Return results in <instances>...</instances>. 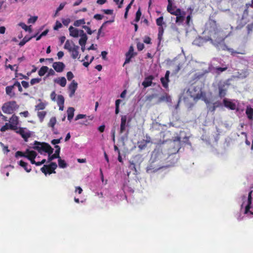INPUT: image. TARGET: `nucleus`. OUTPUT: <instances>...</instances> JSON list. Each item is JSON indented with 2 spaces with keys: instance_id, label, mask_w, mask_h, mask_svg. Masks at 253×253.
<instances>
[{
  "instance_id": "f257e3e1",
  "label": "nucleus",
  "mask_w": 253,
  "mask_h": 253,
  "mask_svg": "<svg viewBox=\"0 0 253 253\" xmlns=\"http://www.w3.org/2000/svg\"><path fill=\"white\" fill-rule=\"evenodd\" d=\"M207 38L208 39L206 41H210L218 50H225L227 48V46L224 42L226 36L223 31L213 29V31H210V36Z\"/></svg>"
},
{
  "instance_id": "f03ea898",
  "label": "nucleus",
  "mask_w": 253,
  "mask_h": 253,
  "mask_svg": "<svg viewBox=\"0 0 253 253\" xmlns=\"http://www.w3.org/2000/svg\"><path fill=\"white\" fill-rule=\"evenodd\" d=\"M162 155L163 154L158 150H155L153 151L149 164L146 169L147 173H154L161 169L165 167L162 163L161 160Z\"/></svg>"
},
{
  "instance_id": "7ed1b4c3",
  "label": "nucleus",
  "mask_w": 253,
  "mask_h": 253,
  "mask_svg": "<svg viewBox=\"0 0 253 253\" xmlns=\"http://www.w3.org/2000/svg\"><path fill=\"white\" fill-rule=\"evenodd\" d=\"M188 141L189 138L186 136H182L181 133L179 135L173 137L169 142V153L170 154L177 153L184 144L189 143Z\"/></svg>"
},
{
  "instance_id": "20e7f679",
  "label": "nucleus",
  "mask_w": 253,
  "mask_h": 253,
  "mask_svg": "<svg viewBox=\"0 0 253 253\" xmlns=\"http://www.w3.org/2000/svg\"><path fill=\"white\" fill-rule=\"evenodd\" d=\"M32 148L37 150L41 154L47 153L48 155V162L57 158V156L53 154V149L48 143L35 141L34 142V146L32 147Z\"/></svg>"
},
{
  "instance_id": "39448f33",
  "label": "nucleus",
  "mask_w": 253,
  "mask_h": 253,
  "mask_svg": "<svg viewBox=\"0 0 253 253\" xmlns=\"http://www.w3.org/2000/svg\"><path fill=\"white\" fill-rule=\"evenodd\" d=\"M187 94L194 100L203 99L206 96V93L201 91V88L198 86H192L187 90Z\"/></svg>"
},
{
  "instance_id": "423d86ee",
  "label": "nucleus",
  "mask_w": 253,
  "mask_h": 253,
  "mask_svg": "<svg viewBox=\"0 0 253 253\" xmlns=\"http://www.w3.org/2000/svg\"><path fill=\"white\" fill-rule=\"evenodd\" d=\"M252 191H250L248 194V197L247 200L246 195H244L242 196V200L243 201V203L242 204V207H243L244 205H245L247 202V204L245 205V213L248 214V213H250L252 214H253V212L250 211V210L251 208V204H252Z\"/></svg>"
},
{
  "instance_id": "0eeeda50",
  "label": "nucleus",
  "mask_w": 253,
  "mask_h": 253,
  "mask_svg": "<svg viewBox=\"0 0 253 253\" xmlns=\"http://www.w3.org/2000/svg\"><path fill=\"white\" fill-rule=\"evenodd\" d=\"M15 109L16 102L14 101L5 103L2 107V111L6 114H12Z\"/></svg>"
},
{
  "instance_id": "6e6552de",
  "label": "nucleus",
  "mask_w": 253,
  "mask_h": 253,
  "mask_svg": "<svg viewBox=\"0 0 253 253\" xmlns=\"http://www.w3.org/2000/svg\"><path fill=\"white\" fill-rule=\"evenodd\" d=\"M18 126V117H17V126ZM32 132L25 127H17V133H19L24 139L25 141H27L28 138H29L32 134Z\"/></svg>"
},
{
  "instance_id": "1a4fd4ad",
  "label": "nucleus",
  "mask_w": 253,
  "mask_h": 253,
  "mask_svg": "<svg viewBox=\"0 0 253 253\" xmlns=\"http://www.w3.org/2000/svg\"><path fill=\"white\" fill-rule=\"evenodd\" d=\"M228 86L229 84L227 83V82H220L218 83L219 96L220 97H223L226 95Z\"/></svg>"
},
{
  "instance_id": "9d476101",
  "label": "nucleus",
  "mask_w": 253,
  "mask_h": 253,
  "mask_svg": "<svg viewBox=\"0 0 253 253\" xmlns=\"http://www.w3.org/2000/svg\"><path fill=\"white\" fill-rule=\"evenodd\" d=\"M37 154L35 151L31 150L30 149H27L25 152V155H24V157L27 158L29 160H30L31 163L32 164L36 165V162L34 159L37 157Z\"/></svg>"
},
{
  "instance_id": "9b49d317",
  "label": "nucleus",
  "mask_w": 253,
  "mask_h": 253,
  "mask_svg": "<svg viewBox=\"0 0 253 253\" xmlns=\"http://www.w3.org/2000/svg\"><path fill=\"white\" fill-rule=\"evenodd\" d=\"M127 119V115L121 116L120 133H123L126 130V126H129L126 121Z\"/></svg>"
},
{
  "instance_id": "f8f14e48",
  "label": "nucleus",
  "mask_w": 253,
  "mask_h": 253,
  "mask_svg": "<svg viewBox=\"0 0 253 253\" xmlns=\"http://www.w3.org/2000/svg\"><path fill=\"white\" fill-rule=\"evenodd\" d=\"M188 12H189V14L186 16L185 20V22H184L183 25L186 27H190L193 26V21L192 19V13L193 11V9L191 8H189L188 9Z\"/></svg>"
},
{
  "instance_id": "ddd939ff",
  "label": "nucleus",
  "mask_w": 253,
  "mask_h": 253,
  "mask_svg": "<svg viewBox=\"0 0 253 253\" xmlns=\"http://www.w3.org/2000/svg\"><path fill=\"white\" fill-rule=\"evenodd\" d=\"M14 166L13 165H8L6 162H4L1 166V172L3 174L5 173L6 175L8 176L9 175V171L14 169Z\"/></svg>"
},
{
  "instance_id": "4468645a",
  "label": "nucleus",
  "mask_w": 253,
  "mask_h": 253,
  "mask_svg": "<svg viewBox=\"0 0 253 253\" xmlns=\"http://www.w3.org/2000/svg\"><path fill=\"white\" fill-rule=\"evenodd\" d=\"M52 67L57 72H61L63 71L65 66L63 62H56L53 63Z\"/></svg>"
},
{
  "instance_id": "2eb2a0df",
  "label": "nucleus",
  "mask_w": 253,
  "mask_h": 253,
  "mask_svg": "<svg viewBox=\"0 0 253 253\" xmlns=\"http://www.w3.org/2000/svg\"><path fill=\"white\" fill-rule=\"evenodd\" d=\"M78 87V84L77 82L73 80L71 84L69 85L68 88L69 90L70 91L69 96L70 97H72L74 94L75 92Z\"/></svg>"
},
{
  "instance_id": "dca6fc26",
  "label": "nucleus",
  "mask_w": 253,
  "mask_h": 253,
  "mask_svg": "<svg viewBox=\"0 0 253 253\" xmlns=\"http://www.w3.org/2000/svg\"><path fill=\"white\" fill-rule=\"evenodd\" d=\"M154 79L155 77L153 75H150L146 77L144 79V81L142 83V85L145 88L150 86L152 84V81Z\"/></svg>"
},
{
  "instance_id": "f3484780",
  "label": "nucleus",
  "mask_w": 253,
  "mask_h": 253,
  "mask_svg": "<svg viewBox=\"0 0 253 253\" xmlns=\"http://www.w3.org/2000/svg\"><path fill=\"white\" fill-rule=\"evenodd\" d=\"M176 16V23L178 24L183 25L184 21L185 20V18L186 16V12L180 10V14Z\"/></svg>"
},
{
  "instance_id": "a211bd4d",
  "label": "nucleus",
  "mask_w": 253,
  "mask_h": 253,
  "mask_svg": "<svg viewBox=\"0 0 253 253\" xmlns=\"http://www.w3.org/2000/svg\"><path fill=\"white\" fill-rule=\"evenodd\" d=\"M133 47L132 46H130L129 47L128 51L127 52L126 54V58L125 63L124 64V65L126 64H127V63H129L130 59L133 57Z\"/></svg>"
},
{
  "instance_id": "6ab92c4d",
  "label": "nucleus",
  "mask_w": 253,
  "mask_h": 253,
  "mask_svg": "<svg viewBox=\"0 0 253 253\" xmlns=\"http://www.w3.org/2000/svg\"><path fill=\"white\" fill-rule=\"evenodd\" d=\"M202 100L206 103L208 111L213 112L215 111L216 108L214 107V105L213 103L212 104L211 103L210 100L206 97V96H204Z\"/></svg>"
},
{
  "instance_id": "aec40b11",
  "label": "nucleus",
  "mask_w": 253,
  "mask_h": 253,
  "mask_svg": "<svg viewBox=\"0 0 253 253\" xmlns=\"http://www.w3.org/2000/svg\"><path fill=\"white\" fill-rule=\"evenodd\" d=\"M8 129L16 130V124L14 123L11 124L9 123H6L4 126L1 127L0 131L3 132Z\"/></svg>"
},
{
  "instance_id": "412c9836",
  "label": "nucleus",
  "mask_w": 253,
  "mask_h": 253,
  "mask_svg": "<svg viewBox=\"0 0 253 253\" xmlns=\"http://www.w3.org/2000/svg\"><path fill=\"white\" fill-rule=\"evenodd\" d=\"M72 43L73 45V48L70 51L72 52L71 56L73 59H76L79 55L78 50L79 49V46L78 45H75L73 42H72Z\"/></svg>"
},
{
  "instance_id": "4be33fe9",
  "label": "nucleus",
  "mask_w": 253,
  "mask_h": 253,
  "mask_svg": "<svg viewBox=\"0 0 253 253\" xmlns=\"http://www.w3.org/2000/svg\"><path fill=\"white\" fill-rule=\"evenodd\" d=\"M16 85V81H15L12 85L7 86L5 88L6 93L10 97L14 95V86Z\"/></svg>"
},
{
  "instance_id": "5701e85b",
  "label": "nucleus",
  "mask_w": 253,
  "mask_h": 253,
  "mask_svg": "<svg viewBox=\"0 0 253 253\" xmlns=\"http://www.w3.org/2000/svg\"><path fill=\"white\" fill-rule=\"evenodd\" d=\"M224 105L231 110H235L236 108V105L235 103L228 100L226 99L223 100Z\"/></svg>"
},
{
  "instance_id": "b1692460",
  "label": "nucleus",
  "mask_w": 253,
  "mask_h": 253,
  "mask_svg": "<svg viewBox=\"0 0 253 253\" xmlns=\"http://www.w3.org/2000/svg\"><path fill=\"white\" fill-rule=\"evenodd\" d=\"M143 161L142 156L140 154H138L133 157V160L131 161L139 167Z\"/></svg>"
},
{
  "instance_id": "393cba45",
  "label": "nucleus",
  "mask_w": 253,
  "mask_h": 253,
  "mask_svg": "<svg viewBox=\"0 0 253 253\" xmlns=\"http://www.w3.org/2000/svg\"><path fill=\"white\" fill-rule=\"evenodd\" d=\"M208 39V38L205 37L204 38L199 37L197 39H196L193 42V43L195 45L198 46H201L203 44L204 42H206L208 41H206V40Z\"/></svg>"
},
{
  "instance_id": "a878e982",
  "label": "nucleus",
  "mask_w": 253,
  "mask_h": 253,
  "mask_svg": "<svg viewBox=\"0 0 253 253\" xmlns=\"http://www.w3.org/2000/svg\"><path fill=\"white\" fill-rule=\"evenodd\" d=\"M69 31L70 36L74 38H78L79 37V29L75 28L73 26H70L69 28Z\"/></svg>"
},
{
  "instance_id": "bb28decb",
  "label": "nucleus",
  "mask_w": 253,
  "mask_h": 253,
  "mask_svg": "<svg viewBox=\"0 0 253 253\" xmlns=\"http://www.w3.org/2000/svg\"><path fill=\"white\" fill-rule=\"evenodd\" d=\"M19 165L21 167L24 168V169L28 172H29L31 170V167L28 165L27 163H26L23 161H20L19 162Z\"/></svg>"
},
{
  "instance_id": "cd10ccee",
  "label": "nucleus",
  "mask_w": 253,
  "mask_h": 253,
  "mask_svg": "<svg viewBox=\"0 0 253 253\" xmlns=\"http://www.w3.org/2000/svg\"><path fill=\"white\" fill-rule=\"evenodd\" d=\"M75 109L73 107H69L67 109V119L69 121H71L73 119L74 115Z\"/></svg>"
},
{
  "instance_id": "c85d7f7f",
  "label": "nucleus",
  "mask_w": 253,
  "mask_h": 253,
  "mask_svg": "<svg viewBox=\"0 0 253 253\" xmlns=\"http://www.w3.org/2000/svg\"><path fill=\"white\" fill-rule=\"evenodd\" d=\"M211 65H210L209 67L208 70H206L201 72L196 73L195 74V78L199 79L202 78L205 74L208 73L211 71Z\"/></svg>"
},
{
  "instance_id": "c756f323",
  "label": "nucleus",
  "mask_w": 253,
  "mask_h": 253,
  "mask_svg": "<svg viewBox=\"0 0 253 253\" xmlns=\"http://www.w3.org/2000/svg\"><path fill=\"white\" fill-rule=\"evenodd\" d=\"M54 82L60 84L61 86L64 87L66 84V80L65 77H61L54 79Z\"/></svg>"
},
{
  "instance_id": "7c9ffc66",
  "label": "nucleus",
  "mask_w": 253,
  "mask_h": 253,
  "mask_svg": "<svg viewBox=\"0 0 253 253\" xmlns=\"http://www.w3.org/2000/svg\"><path fill=\"white\" fill-rule=\"evenodd\" d=\"M159 101H166L167 102H170L171 101V97L168 94L166 93L165 94L160 97L159 98Z\"/></svg>"
},
{
  "instance_id": "2f4dec72",
  "label": "nucleus",
  "mask_w": 253,
  "mask_h": 253,
  "mask_svg": "<svg viewBox=\"0 0 253 253\" xmlns=\"http://www.w3.org/2000/svg\"><path fill=\"white\" fill-rule=\"evenodd\" d=\"M170 8V9L168 11L171 14L174 15H178L180 14V9L177 8L175 10V7H172V6H171Z\"/></svg>"
},
{
  "instance_id": "473e14b6",
  "label": "nucleus",
  "mask_w": 253,
  "mask_h": 253,
  "mask_svg": "<svg viewBox=\"0 0 253 253\" xmlns=\"http://www.w3.org/2000/svg\"><path fill=\"white\" fill-rule=\"evenodd\" d=\"M58 166L59 168L64 169L67 167L68 164L64 160L61 159V158L58 159Z\"/></svg>"
},
{
  "instance_id": "72a5a7b5",
  "label": "nucleus",
  "mask_w": 253,
  "mask_h": 253,
  "mask_svg": "<svg viewBox=\"0 0 253 253\" xmlns=\"http://www.w3.org/2000/svg\"><path fill=\"white\" fill-rule=\"evenodd\" d=\"M246 113L250 120L253 119V109L250 107H247Z\"/></svg>"
},
{
  "instance_id": "f704fd0d",
  "label": "nucleus",
  "mask_w": 253,
  "mask_h": 253,
  "mask_svg": "<svg viewBox=\"0 0 253 253\" xmlns=\"http://www.w3.org/2000/svg\"><path fill=\"white\" fill-rule=\"evenodd\" d=\"M48 166V168H50L51 169H52V170L50 172H48V174H51L52 173H55L56 172L55 171V169L57 168V165L56 164V163L55 162H51L50 165H49Z\"/></svg>"
},
{
  "instance_id": "c9c22d12",
  "label": "nucleus",
  "mask_w": 253,
  "mask_h": 253,
  "mask_svg": "<svg viewBox=\"0 0 253 253\" xmlns=\"http://www.w3.org/2000/svg\"><path fill=\"white\" fill-rule=\"evenodd\" d=\"M48 70L47 66H42L38 72V74L40 76H43Z\"/></svg>"
},
{
  "instance_id": "e433bc0d",
  "label": "nucleus",
  "mask_w": 253,
  "mask_h": 253,
  "mask_svg": "<svg viewBox=\"0 0 253 253\" xmlns=\"http://www.w3.org/2000/svg\"><path fill=\"white\" fill-rule=\"evenodd\" d=\"M72 42V41L70 42L69 40H67L64 46V48L67 49L69 51H71V49L73 48L72 46V45H73Z\"/></svg>"
},
{
  "instance_id": "4c0bfd02",
  "label": "nucleus",
  "mask_w": 253,
  "mask_h": 253,
  "mask_svg": "<svg viewBox=\"0 0 253 253\" xmlns=\"http://www.w3.org/2000/svg\"><path fill=\"white\" fill-rule=\"evenodd\" d=\"M147 143L144 140L138 142V147L140 150L144 149L147 146Z\"/></svg>"
},
{
  "instance_id": "58836bf2",
  "label": "nucleus",
  "mask_w": 253,
  "mask_h": 253,
  "mask_svg": "<svg viewBox=\"0 0 253 253\" xmlns=\"http://www.w3.org/2000/svg\"><path fill=\"white\" fill-rule=\"evenodd\" d=\"M137 166L135 163H133L132 161H129V168L131 169V170H133L134 171V174H137L138 173V171L136 169V166Z\"/></svg>"
},
{
  "instance_id": "ea45409f",
  "label": "nucleus",
  "mask_w": 253,
  "mask_h": 253,
  "mask_svg": "<svg viewBox=\"0 0 253 253\" xmlns=\"http://www.w3.org/2000/svg\"><path fill=\"white\" fill-rule=\"evenodd\" d=\"M85 23L84 19H81L76 20L74 23V26L75 27H79L81 25H84Z\"/></svg>"
},
{
  "instance_id": "a19ab883",
  "label": "nucleus",
  "mask_w": 253,
  "mask_h": 253,
  "mask_svg": "<svg viewBox=\"0 0 253 253\" xmlns=\"http://www.w3.org/2000/svg\"><path fill=\"white\" fill-rule=\"evenodd\" d=\"M164 28L163 27H159L158 28V39L159 40V42L161 41L162 39V36L164 33Z\"/></svg>"
},
{
  "instance_id": "79ce46f5",
  "label": "nucleus",
  "mask_w": 253,
  "mask_h": 253,
  "mask_svg": "<svg viewBox=\"0 0 253 253\" xmlns=\"http://www.w3.org/2000/svg\"><path fill=\"white\" fill-rule=\"evenodd\" d=\"M57 103L58 105H64V98L62 95H59L57 96Z\"/></svg>"
},
{
  "instance_id": "37998d69",
  "label": "nucleus",
  "mask_w": 253,
  "mask_h": 253,
  "mask_svg": "<svg viewBox=\"0 0 253 253\" xmlns=\"http://www.w3.org/2000/svg\"><path fill=\"white\" fill-rule=\"evenodd\" d=\"M87 40V36L86 35H84L83 37H81V38L79 41V44H85Z\"/></svg>"
},
{
  "instance_id": "c03bdc74",
  "label": "nucleus",
  "mask_w": 253,
  "mask_h": 253,
  "mask_svg": "<svg viewBox=\"0 0 253 253\" xmlns=\"http://www.w3.org/2000/svg\"><path fill=\"white\" fill-rule=\"evenodd\" d=\"M141 15V12L140 11V8H139V9H138V10L137 11V12L136 13L135 18L134 21H135V22H138L140 19Z\"/></svg>"
},
{
  "instance_id": "a18cd8bd",
  "label": "nucleus",
  "mask_w": 253,
  "mask_h": 253,
  "mask_svg": "<svg viewBox=\"0 0 253 253\" xmlns=\"http://www.w3.org/2000/svg\"><path fill=\"white\" fill-rule=\"evenodd\" d=\"M156 24L159 27H162V25L165 24V22L163 21V16H161L157 19Z\"/></svg>"
},
{
  "instance_id": "49530a36",
  "label": "nucleus",
  "mask_w": 253,
  "mask_h": 253,
  "mask_svg": "<svg viewBox=\"0 0 253 253\" xmlns=\"http://www.w3.org/2000/svg\"><path fill=\"white\" fill-rule=\"evenodd\" d=\"M161 81L164 87L167 88L168 87V82H169V80H168L164 77H162L161 78Z\"/></svg>"
},
{
  "instance_id": "de8ad7c7",
  "label": "nucleus",
  "mask_w": 253,
  "mask_h": 253,
  "mask_svg": "<svg viewBox=\"0 0 253 253\" xmlns=\"http://www.w3.org/2000/svg\"><path fill=\"white\" fill-rule=\"evenodd\" d=\"M56 123V118L52 117L50 120L49 123L48 124V126L53 128Z\"/></svg>"
},
{
  "instance_id": "09e8293b",
  "label": "nucleus",
  "mask_w": 253,
  "mask_h": 253,
  "mask_svg": "<svg viewBox=\"0 0 253 253\" xmlns=\"http://www.w3.org/2000/svg\"><path fill=\"white\" fill-rule=\"evenodd\" d=\"M46 115V112L44 111L38 112V116L40 119L41 122H42L43 121V118H44Z\"/></svg>"
},
{
  "instance_id": "8fccbe9b",
  "label": "nucleus",
  "mask_w": 253,
  "mask_h": 253,
  "mask_svg": "<svg viewBox=\"0 0 253 253\" xmlns=\"http://www.w3.org/2000/svg\"><path fill=\"white\" fill-rule=\"evenodd\" d=\"M82 27L86 31L87 33L89 35H91L92 33L95 32V30H91L90 28L87 26L83 25Z\"/></svg>"
},
{
  "instance_id": "3c124183",
  "label": "nucleus",
  "mask_w": 253,
  "mask_h": 253,
  "mask_svg": "<svg viewBox=\"0 0 253 253\" xmlns=\"http://www.w3.org/2000/svg\"><path fill=\"white\" fill-rule=\"evenodd\" d=\"M45 105L43 103L41 102L40 103L36 106V110H43L45 108Z\"/></svg>"
},
{
  "instance_id": "603ef678",
  "label": "nucleus",
  "mask_w": 253,
  "mask_h": 253,
  "mask_svg": "<svg viewBox=\"0 0 253 253\" xmlns=\"http://www.w3.org/2000/svg\"><path fill=\"white\" fill-rule=\"evenodd\" d=\"M41 81V78H34L32 79L30 81V84L31 85H34L36 84H38Z\"/></svg>"
},
{
  "instance_id": "864d4df0",
  "label": "nucleus",
  "mask_w": 253,
  "mask_h": 253,
  "mask_svg": "<svg viewBox=\"0 0 253 253\" xmlns=\"http://www.w3.org/2000/svg\"><path fill=\"white\" fill-rule=\"evenodd\" d=\"M39 34V32H38L37 33H36V34L32 36H28V35L27 36H25V37L24 38V40L26 41V42H29L30 40H31L32 38H35L36 37H37V35H38Z\"/></svg>"
},
{
  "instance_id": "5fc2aeb1",
  "label": "nucleus",
  "mask_w": 253,
  "mask_h": 253,
  "mask_svg": "<svg viewBox=\"0 0 253 253\" xmlns=\"http://www.w3.org/2000/svg\"><path fill=\"white\" fill-rule=\"evenodd\" d=\"M48 166L46 165H44L43 167H42L41 169V170L44 173L45 175L47 174V173H48L49 171H48Z\"/></svg>"
},
{
  "instance_id": "6e6d98bb",
  "label": "nucleus",
  "mask_w": 253,
  "mask_h": 253,
  "mask_svg": "<svg viewBox=\"0 0 253 253\" xmlns=\"http://www.w3.org/2000/svg\"><path fill=\"white\" fill-rule=\"evenodd\" d=\"M225 50H228L231 53V55H232L233 56H236L237 54L240 53V52H238L234 50L233 48H228L227 47V48Z\"/></svg>"
},
{
  "instance_id": "4d7b16f0",
  "label": "nucleus",
  "mask_w": 253,
  "mask_h": 253,
  "mask_svg": "<svg viewBox=\"0 0 253 253\" xmlns=\"http://www.w3.org/2000/svg\"><path fill=\"white\" fill-rule=\"evenodd\" d=\"M37 19H38L37 16L31 17L28 19V23H34L37 21Z\"/></svg>"
},
{
  "instance_id": "13d9d810",
  "label": "nucleus",
  "mask_w": 253,
  "mask_h": 253,
  "mask_svg": "<svg viewBox=\"0 0 253 253\" xmlns=\"http://www.w3.org/2000/svg\"><path fill=\"white\" fill-rule=\"evenodd\" d=\"M62 27V24L60 22L57 21L56 22L55 25L54 26L53 29L54 30H57L58 29L61 28Z\"/></svg>"
},
{
  "instance_id": "bf43d9fd",
  "label": "nucleus",
  "mask_w": 253,
  "mask_h": 253,
  "mask_svg": "<svg viewBox=\"0 0 253 253\" xmlns=\"http://www.w3.org/2000/svg\"><path fill=\"white\" fill-rule=\"evenodd\" d=\"M0 145L3 148L2 150L4 153H7L8 152H9V150L8 149L7 146H4L2 142H0Z\"/></svg>"
},
{
  "instance_id": "052dcab7",
  "label": "nucleus",
  "mask_w": 253,
  "mask_h": 253,
  "mask_svg": "<svg viewBox=\"0 0 253 253\" xmlns=\"http://www.w3.org/2000/svg\"><path fill=\"white\" fill-rule=\"evenodd\" d=\"M226 69H227V67H224V68H222V67H217V68H215V70L216 71V73H218V74H219L221 72L225 71V70H226Z\"/></svg>"
},
{
  "instance_id": "680f3d73",
  "label": "nucleus",
  "mask_w": 253,
  "mask_h": 253,
  "mask_svg": "<svg viewBox=\"0 0 253 253\" xmlns=\"http://www.w3.org/2000/svg\"><path fill=\"white\" fill-rule=\"evenodd\" d=\"M247 29L248 30V34H249L251 32H252L253 29V22L251 24H248L247 26Z\"/></svg>"
},
{
  "instance_id": "e2e57ef3",
  "label": "nucleus",
  "mask_w": 253,
  "mask_h": 253,
  "mask_svg": "<svg viewBox=\"0 0 253 253\" xmlns=\"http://www.w3.org/2000/svg\"><path fill=\"white\" fill-rule=\"evenodd\" d=\"M67 78L69 81L71 80L74 78L73 74L70 71L67 72Z\"/></svg>"
},
{
  "instance_id": "0e129e2a",
  "label": "nucleus",
  "mask_w": 253,
  "mask_h": 253,
  "mask_svg": "<svg viewBox=\"0 0 253 253\" xmlns=\"http://www.w3.org/2000/svg\"><path fill=\"white\" fill-rule=\"evenodd\" d=\"M144 47V45L142 43L138 42L137 44V48L138 50L141 51L142 50Z\"/></svg>"
},
{
  "instance_id": "69168bd1",
  "label": "nucleus",
  "mask_w": 253,
  "mask_h": 253,
  "mask_svg": "<svg viewBox=\"0 0 253 253\" xmlns=\"http://www.w3.org/2000/svg\"><path fill=\"white\" fill-rule=\"evenodd\" d=\"M62 139V137H60L59 139H53L52 141H51V144H53V145H55L56 144H59L61 142V140Z\"/></svg>"
},
{
  "instance_id": "338daca9",
  "label": "nucleus",
  "mask_w": 253,
  "mask_h": 253,
  "mask_svg": "<svg viewBox=\"0 0 253 253\" xmlns=\"http://www.w3.org/2000/svg\"><path fill=\"white\" fill-rule=\"evenodd\" d=\"M65 5V3H60L59 7L57 8L55 14H56L58 12L64 8Z\"/></svg>"
},
{
  "instance_id": "774afa93",
  "label": "nucleus",
  "mask_w": 253,
  "mask_h": 253,
  "mask_svg": "<svg viewBox=\"0 0 253 253\" xmlns=\"http://www.w3.org/2000/svg\"><path fill=\"white\" fill-rule=\"evenodd\" d=\"M62 23L65 26H68L70 22V19L69 18L67 19H63Z\"/></svg>"
}]
</instances>
